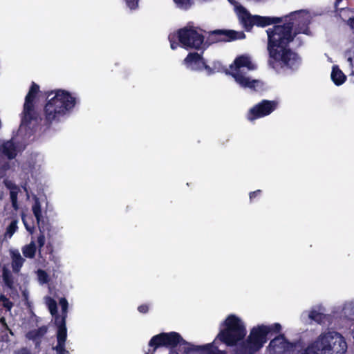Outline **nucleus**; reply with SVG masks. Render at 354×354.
Wrapping results in <instances>:
<instances>
[{
    "instance_id": "nucleus-1",
    "label": "nucleus",
    "mask_w": 354,
    "mask_h": 354,
    "mask_svg": "<svg viewBox=\"0 0 354 354\" xmlns=\"http://www.w3.org/2000/svg\"><path fill=\"white\" fill-rule=\"evenodd\" d=\"M301 11L291 12L283 17L285 23L275 25L266 30L268 35L267 49L269 54L268 64L277 71L282 69L297 70L301 64L299 55L289 48V44L301 33L308 35V23L298 25L293 30L295 17Z\"/></svg>"
},
{
    "instance_id": "nucleus-2",
    "label": "nucleus",
    "mask_w": 354,
    "mask_h": 354,
    "mask_svg": "<svg viewBox=\"0 0 354 354\" xmlns=\"http://www.w3.org/2000/svg\"><path fill=\"white\" fill-rule=\"evenodd\" d=\"M225 328L220 330L217 338L227 346H236L238 354H255L267 342L257 327L251 329L248 337L246 329L241 320L234 315L227 317L223 322Z\"/></svg>"
},
{
    "instance_id": "nucleus-3",
    "label": "nucleus",
    "mask_w": 354,
    "mask_h": 354,
    "mask_svg": "<svg viewBox=\"0 0 354 354\" xmlns=\"http://www.w3.org/2000/svg\"><path fill=\"white\" fill-rule=\"evenodd\" d=\"M55 94L48 100L44 108V124L50 127L53 122H59L61 117L69 113L75 106L77 100L69 91L64 89H57L48 91L47 98Z\"/></svg>"
},
{
    "instance_id": "nucleus-4",
    "label": "nucleus",
    "mask_w": 354,
    "mask_h": 354,
    "mask_svg": "<svg viewBox=\"0 0 354 354\" xmlns=\"http://www.w3.org/2000/svg\"><path fill=\"white\" fill-rule=\"evenodd\" d=\"M347 344L337 332L323 333L310 344L301 354H344Z\"/></svg>"
},
{
    "instance_id": "nucleus-5",
    "label": "nucleus",
    "mask_w": 354,
    "mask_h": 354,
    "mask_svg": "<svg viewBox=\"0 0 354 354\" xmlns=\"http://www.w3.org/2000/svg\"><path fill=\"white\" fill-rule=\"evenodd\" d=\"M232 72L230 74L234 78L236 82L243 88H248L257 91V87L261 86V82L257 80H250L245 77L240 71L241 68L246 67L248 70H254V65L252 63L249 57L240 55L237 57L234 64L230 65Z\"/></svg>"
},
{
    "instance_id": "nucleus-6",
    "label": "nucleus",
    "mask_w": 354,
    "mask_h": 354,
    "mask_svg": "<svg viewBox=\"0 0 354 354\" xmlns=\"http://www.w3.org/2000/svg\"><path fill=\"white\" fill-rule=\"evenodd\" d=\"M186 341L176 332L160 333L153 336L149 342L148 349L145 354H155L156 350L160 347L175 348L178 344L183 346Z\"/></svg>"
},
{
    "instance_id": "nucleus-7",
    "label": "nucleus",
    "mask_w": 354,
    "mask_h": 354,
    "mask_svg": "<svg viewBox=\"0 0 354 354\" xmlns=\"http://www.w3.org/2000/svg\"><path fill=\"white\" fill-rule=\"evenodd\" d=\"M39 92V85L32 82L25 97L21 118L22 125L28 126L33 121H38L39 113L35 109V100Z\"/></svg>"
},
{
    "instance_id": "nucleus-8",
    "label": "nucleus",
    "mask_w": 354,
    "mask_h": 354,
    "mask_svg": "<svg viewBox=\"0 0 354 354\" xmlns=\"http://www.w3.org/2000/svg\"><path fill=\"white\" fill-rule=\"evenodd\" d=\"M177 37L182 47L185 49L201 50L204 44V36L194 27H184L177 31Z\"/></svg>"
},
{
    "instance_id": "nucleus-9",
    "label": "nucleus",
    "mask_w": 354,
    "mask_h": 354,
    "mask_svg": "<svg viewBox=\"0 0 354 354\" xmlns=\"http://www.w3.org/2000/svg\"><path fill=\"white\" fill-rule=\"evenodd\" d=\"M278 103L274 100H263L255 104L247 113L246 118L249 121H254L270 115L277 107Z\"/></svg>"
},
{
    "instance_id": "nucleus-10",
    "label": "nucleus",
    "mask_w": 354,
    "mask_h": 354,
    "mask_svg": "<svg viewBox=\"0 0 354 354\" xmlns=\"http://www.w3.org/2000/svg\"><path fill=\"white\" fill-rule=\"evenodd\" d=\"M296 343L289 342L284 334H279L271 339L268 345L270 354H292Z\"/></svg>"
},
{
    "instance_id": "nucleus-11",
    "label": "nucleus",
    "mask_w": 354,
    "mask_h": 354,
    "mask_svg": "<svg viewBox=\"0 0 354 354\" xmlns=\"http://www.w3.org/2000/svg\"><path fill=\"white\" fill-rule=\"evenodd\" d=\"M245 38V34L243 31L234 30L217 29L209 33V39L212 42H230L237 39Z\"/></svg>"
},
{
    "instance_id": "nucleus-12",
    "label": "nucleus",
    "mask_w": 354,
    "mask_h": 354,
    "mask_svg": "<svg viewBox=\"0 0 354 354\" xmlns=\"http://www.w3.org/2000/svg\"><path fill=\"white\" fill-rule=\"evenodd\" d=\"M184 63L187 68L192 71H201L203 69L212 71L211 68L206 64L202 55L196 52L188 53L184 59Z\"/></svg>"
},
{
    "instance_id": "nucleus-13",
    "label": "nucleus",
    "mask_w": 354,
    "mask_h": 354,
    "mask_svg": "<svg viewBox=\"0 0 354 354\" xmlns=\"http://www.w3.org/2000/svg\"><path fill=\"white\" fill-rule=\"evenodd\" d=\"M32 211L37 220V223L39 230V233L45 234L51 231V225L48 218H44L41 213V203L38 198H36L32 207Z\"/></svg>"
},
{
    "instance_id": "nucleus-14",
    "label": "nucleus",
    "mask_w": 354,
    "mask_h": 354,
    "mask_svg": "<svg viewBox=\"0 0 354 354\" xmlns=\"http://www.w3.org/2000/svg\"><path fill=\"white\" fill-rule=\"evenodd\" d=\"M217 337L215 340L209 344L205 345H194L186 341V343H183V350L185 354H191L192 353H200L201 354H214L215 344L214 342L217 339Z\"/></svg>"
},
{
    "instance_id": "nucleus-15",
    "label": "nucleus",
    "mask_w": 354,
    "mask_h": 354,
    "mask_svg": "<svg viewBox=\"0 0 354 354\" xmlns=\"http://www.w3.org/2000/svg\"><path fill=\"white\" fill-rule=\"evenodd\" d=\"M283 21V17H263L260 15H254V26L264 28L274 24L279 25Z\"/></svg>"
},
{
    "instance_id": "nucleus-16",
    "label": "nucleus",
    "mask_w": 354,
    "mask_h": 354,
    "mask_svg": "<svg viewBox=\"0 0 354 354\" xmlns=\"http://www.w3.org/2000/svg\"><path fill=\"white\" fill-rule=\"evenodd\" d=\"M240 23L247 32H250L254 26V15H252L245 8L239 10Z\"/></svg>"
},
{
    "instance_id": "nucleus-17",
    "label": "nucleus",
    "mask_w": 354,
    "mask_h": 354,
    "mask_svg": "<svg viewBox=\"0 0 354 354\" xmlns=\"http://www.w3.org/2000/svg\"><path fill=\"white\" fill-rule=\"evenodd\" d=\"M47 330V327L46 326H42L37 329L28 331L26 333V337L29 340H32L35 342L36 348H39L41 342V339L46 334Z\"/></svg>"
},
{
    "instance_id": "nucleus-18",
    "label": "nucleus",
    "mask_w": 354,
    "mask_h": 354,
    "mask_svg": "<svg viewBox=\"0 0 354 354\" xmlns=\"http://www.w3.org/2000/svg\"><path fill=\"white\" fill-rule=\"evenodd\" d=\"M0 151L8 160L15 158L17 155V147L12 140L3 142L0 145Z\"/></svg>"
},
{
    "instance_id": "nucleus-19",
    "label": "nucleus",
    "mask_w": 354,
    "mask_h": 354,
    "mask_svg": "<svg viewBox=\"0 0 354 354\" xmlns=\"http://www.w3.org/2000/svg\"><path fill=\"white\" fill-rule=\"evenodd\" d=\"M257 327L266 342L268 339V336L270 334L272 335L273 333H279L281 330V326L279 323H274L269 326L261 324L257 326Z\"/></svg>"
},
{
    "instance_id": "nucleus-20",
    "label": "nucleus",
    "mask_w": 354,
    "mask_h": 354,
    "mask_svg": "<svg viewBox=\"0 0 354 354\" xmlns=\"http://www.w3.org/2000/svg\"><path fill=\"white\" fill-rule=\"evenodd\" d=\"M330 76L332 81L337 86H340L343 84L346 80V76L339 69L338 66L336 65L333 66Z\"/></svg>"
},
{
    "instance_id": "nucleus-21",
    "label": "nucleus",
    "mask_w": 354,
    "mask_h": 354,
    "mask_svg": "<svg viewBox=\"0 0 354 354\" xmlns=\"http://www.w3.org/2000/svg\"><path fill=\"white\" fill-rule=\"evenodd\" d=\"M12 271L15 273H18L22 267L25 260L21 256L20 253L17 251L16 252H13L12 256Z\"/></svg>"
},
{
    "instance_id": "nucleus-22",
    "label": "nucleus",
    "mask_w": 354,
    "mask_h": 354,
    "mask_svg": "<svg viewBox=\"0 0 354 354\" xmlns=\"http://www.w3.org/2000/svg\"><path fill=\"white\" fill-rule=\"evenodd\" d=\"M36 251L37 247L33 241L28 245H24L22 248L23 255L26 258H34L36 254Z\"/></svg>"
},
{
    "instance_id": "nucleus-23",
    "label": "nucleus",
    "mask_w": 354,
    "mask_h": 354,
    "mask_svg": "<svg viewBox=\"0 0 354 354\" xmlns=\"http://www.w3.org/2000/svg\"><path fill=\"white\" fill-rule=\"evenodd\" d=\"M2 277L5 285L12 289L14 286L13 277L11 272L6 267L3 268L2 270Z\"/></svg>"
},
{
    "instance_id": "nucleus-24",
    "label": "nucleus",
    "mask_w": 354,
    "mask_h": 354,
    "mask_svg": "<svg viewBox=\"0 0 354 354\" xmlns=\"http://www.w3.org/2000/svg\"><path fill=\"white\" fill-rule=\"evenodd\" d=\"M6 186L11 189L10 192V198L12 203V205L15 209H17L18 204H17V195H18V188L15 185H12L10 186L6 184Z\"/></svg>"
},
{
    "instance_id": "nucleus-25",
    "label": "nucleus",
    "mask_w": 354,
    "mask_h": 354,
    "mask_svg": "<svg viewBox=\"0 0 354 354\" xmlns=\"http://www.w3.org/2000/svg\"><path fill=\"white\" fill-rule=\"evenodd\" d=\"M308 317L310 319L316 322L318 324H321L322 322H323L325 318V315L323 313H319V311L315 310H311L309 313Z\"/></svg>"
},
{
    "instance_id": "nucleus-26",
    "label": "nucleus",
    "mask_w": 354,
    "mask_h": 354,
    "mask_svg": "<svg viewBox=\"0 0 354 354\" xmlns=\"http://www.w3.org/2000/svg\"><path fill=\"white\" fill-rule=\"evenodd\" d=\"M17 221L13 220L9 224V225L6 228V231L4 234L5 237L11 238L14 233L17 231Z\"/></svg>"
},
{
    "instance_id": "nucleus-27",
    "label": "nucleus",
    "mask_w": 354,
    "mask_h": 354,
    "mask_svg": "<svg viewBox=\"0 0 354 354\" xmlns=\"http://www.w3.org/2000/svg\"><path fill=\"white\" fill-rule=\"evenodd\" d=\"M55 317V324L57 327V328H66V319L67 315L62 313V315H59L58 313L53 315Z\"/></svg>"
},
{
    "instance_id": "nucleus-28",
    "label": "nucleus",
    "mask_w": 354,
    "mask_h": 354,
    "mask_svg": "<svg viewBox=\"0 0 354 354\" xmlns=\"http://www.w3.org/2000/svg\"><path fill=\"white\" fill-rule=\"evenodd\" d=\"M67 337V329L66 328H57V344H64Z\"/></svg>"
},
{
    "instance_id": "nucleus-29",
    "label": "nucleus",
    "mask_w": 354,
    "mask_h": 354,
    "mask_svg": "<svg viewBox=\"0 0 354 354\" xmlns=\"http://www.w3.org/2000/svg\"><path fill=\"white\" fill-rule=\"evenodd\" d=\"M174 2L176 4V6L183 10L189 9L194 4L193 0H173Z\"/></svg>"
},
{
    "instance_id": "nucleus-30",
    "label": "nucleus",
    "mask_w": 354,
    "mask_h": 354,
    "mask_svg": "<svg viewBox=\"0 0 354 354\" xmlns=\"http://www.w3.org/2000/svg\"><path fill=\"white\" fill-rule=\"evenodd\" d=\"M10 169V164L8 161H0V179L3 178L7 171Z\"/></svg>"
},
{
    "instance_id": "nucleus-31",
    "label": "nucleus",
    "mask_w": 354,
    "mask_h": 354,
    "mask_svg": "<svg viewBox=\"0 0 354 354\" xmlns=\"http://www.w3.org/2000/svg\"><path fill=\"white\" fill-rule=\"evenodd\" d=\"M48 307L50 314L53 316L57 314V305L56 301L53 299L49 298L48 302Z\"/></svg>"
},
{
    "instance_id": "nucleus-32",
    "label": "nucleus",
    "mask_w": 354,
    "mask_h": 354,
    "mask_svg": "<svg viewBox=\"0 0 354 354\" xmlns=\"http://www.w3.org/2000/svg\"><path fill=\"white\" fill-rule=\"evenodd\" d=\"M30 220V222L28 223V220L22 217V221L24 224V226L28 232H29L30 234H32L35 230V225L33 224L32 219L31 218H29Z\"/></svg>"
},
{
    "instance_id": "nucleus-33",
    "label": "nucleus",
    "mask_w": 354,
    "mask_h": 354,
    "mask_svg": "<svg viewBox=\"0 0 354 354\" xmlns=\"http://www.w3.org/2000/svg\"><path fill=\"white\" fill-rule=\"evenodd\" d=\"M37 274L39 280L43 283H46L49 281V277L46 271L43 270H39Z\"/></svg>"
},
{
    "instance_id": "nucleus-34",
    "label": "nucleus",
    "mask_w": 354,
    "mask_h": 354,
    "mask_svg": "<svg viewBox=\"0 0 354 354\" xmlns=\"http://www.w3.org/2000/svg\"><path fill=\"white\" fill-rule=\"evenodd\" d=\"M127 6L131 10L138 8L140 0H124Z\"/></svg>"
},
{
    "instance_id": "nucleus-35",
    "label": "nucleus",
    "mask_w": 354,
    "mask_h": 354,
    "mask_svg": "<svg viewBox=\"0 0 354 354\" xmlns=\"http://www.w3.org/2000/svg\"><path fill=\"white\" fill-rule=\"evenodd\" d=\"M169 41L170 42L171 48L173 50H175L178 46V43L176 42L177 34L176 35H169Z\"/></svg>"
},
{
    "instance_id": "nucleus-36",
    "label": "nucleus",
    "mask_w": 354,
    "mask_h": 354,
    "mask_svg": "<svg viewBox=\"0 0 354 354\" xmlns=\"http://www.w3.org/2000/svg\"><path fill=\"white\" fill-rule=\"evenodd\" d=\"M59 304L62 307V313L67 315V310L68 306L67 300L65 298L60 299Z\"/></svg>"
},
{
    "instance_id": "nucleus-37",
    "label": "nucleus",
    "mask_w": 354,
    "mask_h": 354,
    "mask_svg": "<svg viewBox=\"0 0 354 354\" xmlns=\"http://www.w3.org/2000/svg\"><path fill=\"white\" fill-rule=\"evenodd\" d=\"M37 244H38L39 251L40 252L41 249L45 245V234L39 233V234L37 237Z\"/></svg>"
},
{
    "instance_id": "nucleus-38",
    "label": "nucleus",
    "mask_w": 354,
    "mask_h": 354,
    "mask_svg": "<svg viewBox=\"0 0 354 354\" xmlns=\"http://www.w3.org/2000/svg\"><path fill=\"white\" fill-rule=\"evenodd\" d=\"M57 352V354H66L68 351L65 349L64 344H57L54 348Z\"/></svg>"
},
{
    "instance_id": "nucleus-39",
    "label": "nucleus",
    "mask_w": 354,
    "mask_h": 354,
    "mask_svg": "<svg viewBox=\"0 0 354 354\" xmlns=\"http://www.w3.org/2000/svg\"><path fill=\"white\" fill-rule=\"evenodd\" d=\"M262 191L261 189H257L256 191L252 192L250 193V200L252 201L255 198L259 196L261 194Z\"/></svg>"
},
{
    "instance_id": "nucleus-40",
    "label": "nucleus",
    "mask_w": 354,
    "mask_h": 354,
    "mask_svg": "<svg viewBox=\"0 0 354 354\" xmlns=\"http://www.w3.org/2000/svg\"><path fill=\"white\" fill-rule=\"evenodd\" d=\"M15 354H31L30 351L26 347H22L15 351Z\"/></svg>"
},
{
    "instance_id": "nucleus-41",
    "label": "nucleus",
    "mask_w": 354,
    "mask_h": 354,
    "mask_svg": "<svg viewBox=\"0 0 354 354\" xmlns=\"http://www.w3.org/2000/svg\"><path fill=\"white\" fill-rule=\"evenodd\" d=\"M138 310L140 313L145 314L149 311V306L147 304H142L138 307Z\"/></svg>"
},
{
    "instance_id": "nucleus-42",
    "label": "nucleus",
    "mask_w": 354,
    "mask_h": 354,
    "mask_svg": "<svg viewBox=\"0 0 354 354\" xmlns=\"http://www.w3.org/2000/svg\"><path fill=\"white\" fill-rule=\"evenodd\" d=\"M46 253H48L50 254H52L53 253V245L50 243H48L46 245Z\"/></svg>"
},
{
    "instance_id": "nucleus-43",
    "label": "nucleus",
    "mask_w": 354,
    "mask_h": 354,
    "mask_svg": "<svg viewBox=\"0 0 354 354\" xmlns=\"http://www.w3.org/2000/svg\"><path fill=\"white\" fill-rule=\"evenodd\" d=\"M3 305L5 308H8V310H10L13 306V304L8 299V302L3 301Z\"/></svg>"
},
{
    "instance_id": "nucleus-44",
    "label": "nucleus",
    "mask_w": 354,
    "mask_h": 354,
    "mask_svg": "<svg viewBox=\"0 0 354 354\" xmlns=\"http://www.w3.org/2000/svg\"><path fill=\"white\" fill-rule=\"evenodd\" d=\"M214 354H226V352L225 351L219 350L218 346H215V349H214Z\"/></svg>"
},
{
    "instance_id": "nucleus-45",
    "label": "nucleus",
    "mask_w": 354,
    "mask_h": 354,
    "mask_svg": "<svg viewBox=\"0 0 354 354\" xmlns=\"http://www.w3.org/2000/svg\"><path fill=\"white\" fill-rule=\"evenodd\" d=\"M342 0H335V10L337 11V10H340L342 11V10H344V8H338V6H339V3L342 1Z\"/></svg>"
},
{
    "instance_id": "nucleus-46",
    "label": "nucleus",
    "mask_w": 354,
    "mask_h": 354,
    "mask_svg": "<svg viewBox=\"0 0 354 354\" xmlns=\"http://www.w3.org/2000/svg\"><path fill=\"white\" fill-rule=\"evenodd\" d=\"M8 298H7L5 295H1L0 296V301L3 302V301H7L8 302Z\"/></svg>"
},
{
    "instance_id": "nucleus-47",
    "label": "nucleus",
    "mask_w": 354,
    "mask_h": 354,
    "mask_svg": "<svg viewBox=\"0 0 354 354\" xmlns=\"http://www.w3.org/2000/svg\"><path fill=\"white\" fill-rule=\"evenodd\" d=\"M301 44H302V42H301V41L299 39V44H298V46H301Z\"/></svg>"
},
{
    "instance_id": "nucleus-48",
    "label": "nucleus",
    "mask_w": 354,
    "mask_h": 354,
    "mask_svg": "<svg viewBox=\"0 0 354 354\" xmlns=\"http://www.w3.org/2000/svg\"><path fill=\"white\" fill-rule=\"evenodd\" d=\"M348 60H349L350 62H351V61H352V59H351V58H348Z\"/></svg>"
}]
</instances>
